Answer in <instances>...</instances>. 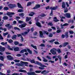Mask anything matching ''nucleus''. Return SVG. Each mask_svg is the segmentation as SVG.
<instances>
[{
	"label": "nucleus",
	"instance_id": "1",
	"mask_svg": "<svg viewBox=\"0 0 75 75\" xmlns=\"http://www.w3.org/2000/svg\"><path fill=\"white\" fill-rule=\"evenodd\" d=\"M66 5L65 4V3L64 2H62V7L63 8H64V12L65 13H67L68 11V8L66 7Z\"/></svg>",
	"mask_w": 75,
	"mask_h": 75
},
{
	"label": "nucleus",
	"instance_id": "2",
	"mask_svg": "<svg viewBox=\"0 0 75 75\" xmlns=\"http://www.w3.org/2000/svg\"><path fill=\"white\" fill-rule=\"evenodd\" d=\"M58 8V6H56V7H50V9L51 10V12L50 14V16H52V15H53V11L52 10H55L56 9Z\"/></svg>",
	"mask_w": 75,
	"mask_h": 75
},
{
	"label": "nucleus",
	"instance_id": "3",
	"mask_svg": "<svg viewBox=\"0 0 75 75\" xmlns=\"http://www.w3.org/2000/svg\"><path fill=\"white\" fill-rule=\"evenodd\" d=\"M8 6L10 8H14L16 6V4H9Z\"/></svg>",
	"mask_w": 75,
	"mask_h": 75
},
{
	"label": "nucleus",
	"instance_id": "4",
	"mask_svg": "<svg viewBox=\"0 0 75 75\" xmlns=\"http://www.w3.org/2000/svg\"><path fill=\"white\" fill-rule=\"evenodd\" d=\"M50 72L49 71H46V70H44L41 72V74H43V75H46L47 74H48Z\"/></svg>",
	"mask_w": 75,
	"mask_h": 75
},
{
	"label": "nucleus",
	"instance_id": "5",
	"mask_svg": "<svg viewBox=\"0 0 75 75\" xmlns=\"http://www.w3.org/2000/svg\"><path fill=\"white\" fill-rule=\"evenodd\" d=\"M39 36H40V37L41 38H44V34H43V33L42 31H39Z\"/></svg>",
	"mask_w": 75,
	"mask_h": 75
},
{
	"label": "nucleus",
	"instance_id": "6",
	"mask_svg": "<svg viewBox=\"0 0 75 75\" xmlns=\"http://www.w3.org/2000/svg\"><path fill=\"white\" fill-rule=\"evenodd\" d=\"M27 23H23V24H21V25H19V27H20L21 28H24V27H25L26 25H27Z\"/></svg>",
	"mask_w": 75,
	"mask_h": 75
},
{
	"label": "nucleus",
	"instance_id": "7",
	"mask_svg": "<svg viewBox=\"0 0 75 75\" xmlns=\"http://www.w3.org/2000/svg\"><path fill=\"white\" fill-rule=\"evenodd\" d=\"M15 14L14 13H13V12H8L7 13V14L8 16H10L9 17H12L13 16L11 15H13V14Z\"/></svg>",
	"mask_w": 75,
	"mask_h": 75
},
{
	"label": "nucleus",
	"instance_id": "8",
	"mask_svg": "<svg viewBox=\"0 0 75 75\" xmlns=\"http://www.w3.org/2000/svg\"><path fill=\"white\" fill-rule=\"evenodd\" d=\"M50 52H51V53L53 55H55V54H57V52H56L55 50H54V49H51L50 50Z\"/></svg>",
	"mask_w": 75,
	"mask_h": 75
},
{
	"label": "nucleus",
	"instance_id": "9",
	"mask_svg": "<svg viewBox=\"0 0 75 75\" xmlns=\"http://www.w3.org/2000/svg\"><path fill=\"white\" fill-rule=\"evenodd\" d=\"M40 5L38 4H36L35 6L33 8V9L34 10H35V9H37V8H40Z\"/></svg>",
	"mask_w": 75,
	"mask_h": 75
},
{
	"label": "nucleus",
	"instance_id": "10",
	"mask_svg": "<svg viewBox=\"0 0 75 75\" xmlns=\"http://www.w3.org/2000/svg\"><path fill=\"white\" fill-rule=\"evenodd\" d=\"M64 16L65 17H66L67 18H71V14L68 13H67L65 14Z\"/></svg>",
	"mask_w": 75,
	"mask_h": 75
},
{
	"label": "nucleus",
	"instance_id": "11",
	"mask_svg": "<svg viewBox=\"0 0 75 75\" xmlns=\"http://www.w3.org/2000/svg\"><path fill=\"white\" fill-rule=\"evenodd\" d=\"M7 58H8L9 60H13V57H11V56L10 55H7Z\"/></svg>",
	"mask_w": 75,
	"mask_h": 75
},
{
	"label": "nucleus",
	"instance_id": "12",
	"mask_svg": "<svg viewBox=\"0 0 75 75\" xmlns=\"http://www.w3.org/2000/svg\"><path fill=\"white\" fill-rule=\"evenodd\" d=\"M27 74L28 75H35V73L34 72H28Z\"/></svg>",
	"mask_w": 75,
	"mask_h": 75
},
{
	"label": "nucleus",
	"instance_id": "13",
	"mask_svg": "<svg viewBox=\"0 0 75 75\" xmlns=\"http://www.w3.org/2000/svg\"><path fill=\"white\" fill-rule=\"evenodd\" d=\"M36 24L37 26H38V27H42L41 25V23L40 22H38L36 23Z\"/></svg>",
	"mask_w": 75,
	"mask_h": 75
},
{
	"label": "nucleus",
	"instance_id": "14",
	"mask_svg": "<svg viewBox=\"0 0 75 75\" xmlns=\"http://www.w3.org/2000/svg\"><path fill=\"white\" fill-rule=\"evenodd\" d=\"M24 52H27V51L25 49L24 50H21L20 52V53H24Z\"/></svg>",
	"mask_w": 75,
	"mask_h": 75
},
{
	"label": "nucleus",
	"instance_id": "15",
	"mask_svg": "<svg viewBox=\"0 0 75 75\" xmlns=\"http://www.w3.org/2000/svg\"><path fill=\"white\" fill-rule=\"evenodd\" d=\"M14 51H20L19 50V47H15L13 48Z\"/></svg>",
	"mask_w": 75,
	"mask_h": 75
},
{
	"label": "nucleus",
	"instance_id": "16",
	"mask_svg": "<svg viewBox=\"0 0 75 75\" xmlns=\"http://www.w3.org/2000/svg\"><path fill=\"white\" fill-rule=\"evenodd\" d=\"M18 72H24V73H27V72L26 71V70L20 69L18 71Z\"/></svg>",
	"mask_w": 75,
	"mask_h": 75
},
{
	"label": "nucleus",
	"instance_id": "17",
	"mask_svg": "<svg viewBox=\"0 0 75 75\" xmlns=\"http://www.w3.org/2000/svg\"><path fill=\"white\" fill-rule=\"evenodd\" d=\"M57 58L59 59L60 64H61V59H62V57L60 55H58L57 56Z\"/></svg>",
	"mask_w": 75,
	"mask_h": 75
},
{
	"label": "nucleus",
	"instance_id": "18",
	"mask_svg": "<svg viewBox=\"0 0 75 75\" xmlns=\"http://www.w3.org/2000/svg\"><path fill=\"white\" fill-rule=\"evenodd\" d=\"M53 21L54 22H58V21H59V20L57 19V17H54L53 18Z\"/></svg>",
	"mask_w": 75,
	"mask_h": 75
},
{
	"label": "nucleus",
	"instance_id": "19",
	"mask_svg": "<svg viewBox=\"0 0 75 75\" xmlns=\"http://www.w3.org/2000/svg\"><path fill=\"white\" fill-rule=\"evenodd\" d=\"M22 63H23V64H24L25 66L26 67H28V62H21Z\"/></svg>",
	"mask_w": 75,
	"mask_h": 75
},
{
	"label": "nucleus",
	"instance_id": "20",
	"mask_svg": "<svg viewBox=\"0 0 75 75\" xmlns=\"http://www.w3.org/2000/svg\"><path fill=\"white\" fill-rule=\"evenodd\" d=\"M34 14H35V13L34 12H31L29 14V16L32 17V16H33V15H34Z\"/></svg>",
	"mask_w": 75,
	"mask_h": 75
},
{
	"label": "nucleus",
	"instance_id": "21",
	"mask_svg": "<svg viewBox=\"0 0 75 75\" xmlns=\"http://www.w3.org/2000/svg\"><path fill=\"white\" fill-rule=\"evenodd\" d=\"M17 37V35H13L12 37V40H16V38Z\"/></svg>",
	"mask_w": 75,
	"mask_h": 75
},
{
	"label": "nucleus",
	"instance_id": "22",
	"mask_svg": "<svg viewBox=\"0 0 75 75\" xmlns=\"http://www.w3.org/2000/svg\"><path fill=\"white\" fill-rule=\"evenodd\" d=\"M31 46L32 47H33V48H34V49H35L36 50H37V46H34L33 45L31 44Z\"/></svg>",
	"mask_w": 75,
	"mask_h": 75
},
{
	"label": "nucleus",
	"instance_id": "23",
	"mask_svg": "<svg viewBox=\"0 0 75 75\" xmlns=\"http://www.w3.org/2000/svg\"><path fill=\"white\" fill-rule=\"evenodd\" d=\"M23 62V61H21V63H19V67H24V64L23 63H22V62Z\"/></svg>",
	"mask_w": 75,
	"mask_h": 75
},
{
	"label": "nucleus",
	"instance_id": "24",
	"mask_svg": "<svg viewBox=\"0 0 75 75\" xmlns=\"http://www.w3.org/2000/svg\"><path fill=\"white\" fill-rule=\"evenodd\" d=\"M27 51L30 54H33V52H32V51H31L30 49L28 48L27 49Z\"/></svg>",
	"mask_w": 75,
	"mask_h": 75
},
{
	"label": "nucleus",
	"instance_id": "25",
	"mask_svg": "<svg viewBox=\"0 0 75 75\" xmlns=\"http://www.w3.org/2000/svg\"><path fill=\"white\" fill-rule=\"evenodd\" d=\"M68 44H69V43L68 42H65L63 44V46L64 47H66Z\"/></svg>",
	"mask_w": 75,
	"mask_h": 75
},
{
	"label": "nucleus",
	"instance_id": "26",
	"mask_svg": "<svg viewBox=\"0 0 75 75\" xmlns=\"http://www.w3.org/2000/svg\"><path fill=\"white\" fill-rule=\"evenodd\" d=\"M4 10L5 11H7V10H9V8L7 6H5L4 8Z\"/></svg>",
	"mask_w": 75,
	"mask_h": 75
},
{
	"label": "nucleus",
	"instance_id": "27",
	"mask_svg": "<svg viewBox=\"0 0 75 75\" xmlns=\"http://www.w3.org/2000/svg\"><path fill=\"white\" fill-rule=\"evenodd\" d=\"M31 17L28 18V17H26V21H30V20H31Z\"/></svg>",
	"mask_w": 75,
	"mask_h": 75
},
{
	"label": "nucleus",
	"instance_id": "28",
	"mask_svg": "<svg viewBox=\"0 0 75 75\" xmlns=\"http://www.w3.org/2000/svg\"><path fill=\"white\" fill-rule=\"evenodd\" d=\"M0 59L2 61H4V57L2 56H0Z\"/></svg>",
	"mask_w": 75,
	"mask_h": 75
},
{
	"label": "nucleus",
	"instance_id": "29",
	"mask_svg": "<svg viewBox=\"0 0 75 75\" xmlns=\"http://www.w3.org/2000/svg\"><path fill=\"white\" fill-rule=\"evenodd\" d=\"M3 19L4 20H7L8 19V17L6 16H5L3 17Z\"/></svg>",
	"mask_w": 75,
	"mask_h": 75
},
{
	"label": "nucleus",
	"instance_id": "30",
	"mask_svg": "<svg viewBox=\"0 0 75 75\" xmlns=\"http://www.w3.org/2000/svg\"><path fill=\"white\" fill-rule=\"evenodd\" d=\"M5 50H6V48L4 47H2V48L1 49V52H3L5 51Z\"/></svg>",
	"mask_w": 75,
	"mask_h": 75
},
{
	"label": "nucleus",
	"instance_id": "31",
	"mask_svg": "<svg viewBox=\"0 0 75 75\" xmlns=\"http://www.w3.org/2000/svg\"><path fill=\"white\" fill-rule=\"evenodd\" d=\"M11 28H13V26L11 25H9L8 27V30H10V29H11Z\"/></svg>",
	"mask_w": 75,
	"mask_h": 75
},
{
	"label": "nucleus",
	"instance_id": "32",
	"mask_svg": "<svg viewBox=\"0 0 75 75\" xmlns=\"http://www.w3.org/2000/svg\"><path fill=\"white\" fill-rule=\"evenodd\" d=\"M69 25V24L67 23H65L62 25V24H61V26H68Z\"/></svg>",
	"mask_w": 75,
	"mask_h": 75
},
{
	"label": "nucleus",
	"instance_id": "33",
	"mask_svg": "<svg viewBox=\"0 0 75 75\" xmlns=\"http://www.w3.org/2000/svg\"><path fill=\"white\" fill-rule=\"evenodd\" d=\"M17 5H18V7L19 8H22V6H21V4H20V3H18L17 4Z\"/></svg>",
	"mask_w": 75,
	"mask_h": 75
},
{
	"label": "nucleus",
	"instance_id": "34",
	"mask_svg": "<svg viewBox=\"0 0 75 75\" xmlns=\"http://www.w3.org/2000/svg\"><path fill=\"white\" fill-rule=\"evenodd\" d=\"M14 44L15 45H17L19 44V43L18 42L15 41L14 42Z\"/></svg>",
	"mask_w": 75,
	"mask_h": 75
},
{
	"label": "nucleus",
	"instance_id": "35",
	"mask_svg": "<svg viewBox=\"0 0 75 75\" xmlns=\"http://www.w3.org/2000/svg\"><path fill=\"white\" fill-rule=\"evenodd\" d=\"M23 11L24 10L22 9H19L18 10V12H19V13H22Z\"/></svg>",
	"mask_w": 75,
	"mask_h": 75
},
{
	"label": "nucleus",
	"instance_id": "36",
	"mask_svg": "<svg viewBox=\"0 0 75 75\" xmlns=\"http://www.w3.org/2000/svg\"><path fill=\"white\" fill-rule=\"evenodd\" d=\"M30 62L31 63H32V64H35V61L33 59L31 60Z\"/></svg>",
	"mask_w": 75,
	"mask_h": 75
},
{
	"label": "nucleus",
	"instance_id": "37",
	"mask_svg": "<svg viewBox=\"0 0 75 75\" xmlns=\"http://www.w3.org/2000/svg\"><path fill=\"white\" fill-rule=\"evenodd\" d=\"M40 16L42 17H43L46 16V15L44 14V13H42L41 14H40Z\"/></svg>",
	"mask_w": 75,
	"mask_h": 75
},
{
	"label": "nucleus",
	"instance_id": "38",
	"mask_svg": "<svg viewBox=\"0 0 75 75\" xmlns=\"http://www.w3.org/2000/svg\"><path fill=\"white\" fill-rule=\"evenodd\" d=\"M39 65H40V67H46V68L47 67L44 65V64H41V63H40V64Z\"/></svg>",
	"mask_w": 75,
	"mask_h": 75
},
{
	"label": "nucleus",
	"instance_id": "39",
	"mask_svg": "<svg viewBox=\"0 0 75 75\" xmlns=\"http://www.w3.org/2000/svg\"><path fill=\"white\" fill-rule=\"evenodd\" d=\"M14 29L15 30H18V31H20V29L17 27H15L14 28Z\"/></svg>",
	"mask_w": 75,
	"mask_h": 75
},
{
	"label": "nucleus",
	"instance_id": "40",
	"mask_svg": "<svg viewBox=\"0 0 75 75\" xmlns=\"http://www.w3.org/2000/svg\"><path fill=\"white\" fill-rule=\"evenodd\" d=\"M35 64L36 65H40L41 64V62H39L36 61Z\"/></svg>",
	"mask_w": 75,
	"mask_h": 75
},
{
	"label": "nucleus",
	"instance_id": "41",
	"mask_svg": "<svg viewBox=\"0 0 75 75\" xmlns=\"http://www.w3.org/2000/svg\"><path fill=\"white\" fill-rule=\"evenodd\" d=\"M32 4L31 3V2H28V3L27 4V6H31V4Z\"/></svg>",
	"mask_w": 75,
	"mask_h": 75
},
{
	"label": "nucleus",
	"instance_id": "42",
	"mask_svg": "<svg viewBox=\"0 0 75 75\" xmlns=\"http://www.w3.org/2000/svg\"><path fill=\"white\" fill-rule=\"evenodd\" d=\"M7 44V42H6L5 43H4V42H2L1 43V44H2V45H6Z\"/></svg>",
	"mask_w": 75,
	"mask_h": 75
},
{
	"label": "nucleus",
	"instance_id": "43",
	"mask_svg": "<svg viewBox=\"0 0 75 75\" xmlns=\"http://www.w3.org/2000/svg\"><path fill=\"white\" fill-rule=\"evenodd\" d=\"M19 15L20 17H23L24 16V13H21L19 14Z\"/></svg>",
	"mask_w": 75,
	"mask_h": 75
},
{
	"label": "nucleus",
	"instance_id": "44",
	"mask_svg": "<svg viewBox=\"0 0 75 75\" xmlns=\"http://www.w3.org/2000/svg\"><path fill=\"white\" fill-rule=\"evenodd\" d=\"M55 41V39H52L49 41V42H53Z\"/></svg>",
	"mask_w": 75,
	"mask_h": 75
},
{
	"label": "nucleus",
	"instance_id": "45",
	"mask_svg": "<svg viewBox=\"0 0 75 75\" xmlns=\"http://www.w3.org/2000/svg\"><path fill=\"white\" fill-rule=\"evenodd\" d=\"M8 50H11V51H13V49L12 48H10V46H8Z\"/></svg>",
	"mask_w": 75,
	"mask_h": 75
},
{
	"label": "nucleus",
	"instance_id": "46",
	"mask_svg": "<svg viewBox=\"0 0 75 75\" xmlns=\"http://www.w3.org/2000/svg\"><path fill=\"white\" fill-rule=\"evenodd\" d=\"M40 47H44L45 46V44L43 43H42L39 46Z\"/></svg>",
	"mask_w": 75,
	"mask_h": 75
},
{
	"label": "nucleus",
	"instance_id": "47",
	"mask_svg": "<svg viewBox=\"0 0 75 75\" xmlns=\"http://www.w3.org/2000/svg\"><path fill=\"white\" fill-rule=\"evenodd\" d=\"M48 25H50V26H53V24L51 22H49L48 24Z\"/></svg>",
	"mask_w": 75,
	"mask_h": 75
},
{
	"label": "nucleus",
	"instance_id": "48",
	"mask_svg": "<svg viewBox=\"0 0 75 75\" xmlns=\"http://www.w3.org/2000/svg\"><path fill=\"white\" fill-rule=\"evenodd\" d=\"M65 36L66 38H68V32H66L65 34Z\"/></svg>",
	"mask_w": 75,
	"mask_h": 75
},
{
	"label": "nucleus",
	"instance_id": "49",
	"mask_svg": "<svg viewBox=\"0 0 75 75\" xmlns=\"http://www.w3.org/2000/svg\"><path fill=\"white\" fill-rule=\"evenodd\" d=\"M8 42L9 43H12L13 42V40L11 39H9L8 41Z\"/></svg>",
	"mask_w": 75,
	"mask_h": 75
},
{
	"label": "nucleus",
	"instance_id": "50",
	"mask_svg": "<svg viewBox=\"0 0 75 75\" xmlns=\"http://www.w3.org/2000/svg\"><path fill=\"white\" fill-rule=\"evenodd\" d=\"M16 20H17V21H18V20H19V19H20V18H20V17H19L18 16H16Z\"/></svg>",
	"mask_w": 75,
	"mask_h": 75
},
{
	"label": "nucleus",
	"instance_id": "51",
	"mask_svg": "<svg viewBox=\"0 0 75 75\" xmlns=\"http://www.w3.org/2000/svg\"><path fill=\"white\" fill-rule=\"evenodd\" d=\"M44 33L46 35H48V34H49V33L47 32L46 31H44Z\"/></svg>",
	"mask_w": 75,
	"mask_h": 75
},
{
	"label": "nucleus",
	"instance_id": "52",
	"mask_svg": "<svg viewBox=\"0 0 75 75\" xmlns=\"http://www.w3.org/2000/svg\"><path fill=\"white\" fill-rule=\"evenodd\" d=\"M41 72V71H36L35 72L37 74H40Z\"/></svg>",
	"mask_w": 75,
	"mask_h": 75
},
{
	"label": "nucleus",
	"instance_id": "53",
	"mask_svg": "<svg viewBox=\"0 0 75 75\" xmlns=\"http://www.w3.org/2000/svg\"><path fill=\"white\" fill-rule=\"evenodd\" d=\"M69 33L70 34H73L74 33V32L70 30L69 31Z\"/></svg>",
	"mask_w": 75,
	"mask_h": 75
},
{
	"label": "nucleus",
	"instance_id": "54",
	"mask_svg": "<svg viewBox=\"0 0 75 75\" xmlns=\"http://www.w3.org/2000/svg\"><path fill=\"white\" fill-rule=\"evenodd\" d=\"M57 51L58 52V53L59 54V53H61V50L59 49L58 50H57Z\"/></svg>",
	"mask_w": 75,
	"mask_h": 75
},
{
	"label": "nucleus",
	"instance_id": "55",
	"mask_svg": "<svg viewBox=\"0 0 75 75\" xmlns=\"http://www.w3.org/2000/svg\"><path fill=\"white\" fill-rule=\"evenodd\" d=\"M14 61H15V62H20V60L16 59L14 60Z\"/></svg>",
	"mask_w": 75,
	"mask_h": 75
},
{
	"label": "nucleus",
	"instance_id": "56",
	"mask_svg": "<svg viewBox=\"0 0 75 75\" xmlns=\"http://www.w3.org/2000/svg\"><path fill=\"white\" fill-rule=\"evenodd\" d=\"M61 30L60 29L58 30L57 31V33H61Z\"/></svg>",
	"mask_w": 75,
	"mask_h": 75
},
{
	"label": "nucleus",
	"instance_id": "57",
	"mask_svg": "<svg viewBox=\"0 0 75 75\" xmlns=\"http://www.w3.org/2000/svg\"><path fill=\"white\" fill-rule=\"evenodd\" d=\"M4 23H3V22L1 21L0 22V27L2 26V25H3V24Z\"/></svg>",
	"mask_w": 75,
	"mask_h": 75
},
{
	"label": "nucleus",
	"instance_id": "58",
	"mask_svg": "<svg viewBox=\"0 0 75 75\" xmlns=\"http://www.w3.org/2000/svg\"><path fill=\"white\" fill-rule=\"evenodd\" d=\"M47 58H48V59H50V60H51V57L49 56H47Z\"/></svg>",
	"mask_w": 75,
	"mask_h": 75
},
{
	"label": "nucleus",
	"instance_id": "59",
	"mask_svg": "<svg viewBox=\"0 0 75 75\" xmlns=\"http://www.w3.org/2000/svg\"><path fill=\"white\" fill-rule=\"evenodd\" d=\"M54 43L55 44H56V45H57V44H59V42H58V41L54 42Z\"/></svg>",
	"mask_w": 75,
	"mask_h": 75
},
{
	"label": "nucleus",
	"instance_id": "60",
	"mask_svg": "<svg viewBox=\"0 0 75 75\" xmlns=\"http://www.w3.org/2000/svg\"><path fill=\"white\" fill-rule=\"evenodd\" d=\"M18 23L19 24H23V22L21 21H18Z\"/></svg>",
	"mask_w": 75,
	"mask_h": 75
},
{
	"label": "nucleus",
	"instance_id": "61",
	"mask_svg": "<svg viewBox=\"0 0 75 75\" xmlns=\"http://www.w3.org/2000/svg\"><path fill=\"white\" fill-rule=\"evenodd\" d=\"M0 40H3V36H1V34H0Z\"/></svg>",
	"mask_w": 75,
	"mask_h": 75
},
{
	"label": "nucleus",
	"instance_id": "62",
	"mask_svg": "<svg viewBox=\"0 0 75 75\" xmlns=\"http://www.w3.org/2000/svg\"><path fill=\"white\" fill-rule=\"evenodd\" d=\"M25 45L24 44H19V46L20 47H22V46H24Z\"/></svg>",
	"mask_w": 75,
	"mask_h": 75
},
{
	"label": "nucleus",
	"instance_id": "63",
	"mask_svg": "<svg viewBox=\"0 0 75 75\" xmlns=\"http://www.w3.org/2000/svg\"><path fill=\"white\" fill-rule=\"evenodd\" d=\"M61 37L62 38H64L65 37V35H64L62 34V35Z\"/></svg>",
	"mask_w": 75,
	"mask_h": 75
},
{
	"label": "nucleus",
	"instance_id": "64",
	"mask_svg": "<svg viewBox=\"0 0 75 75\" xmlns=\"http://www.w3.org/2000/svg\"><path fill=\"white\" fill-rule=\"evenodd\" d=\"M11 75H19V74L18 73H14L12 74Z\"/></svg>",
	"mask_w": 75,
	"mask_h": 75
}]
</instances>
